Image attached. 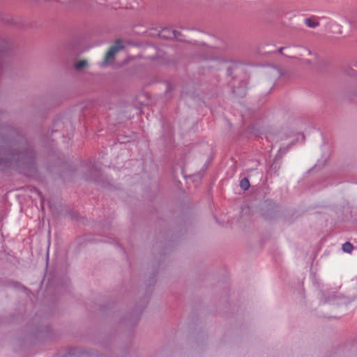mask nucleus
Here are the masks:
<instances>
[{"instance_id":"nucleus-1","label":"nucleus","mask_w":357,"mask_h":357,"mask_svg":"<svg viewBox=\"0 0 357 357\" xmlns=\"http://www.w3.org/2000/svg\"><path fill=\"white\" fill-rule=\"evenodd\" d=\"M123 46L122 45V42L121 40H116L115 45L110 47L109 50L107 52V53L105 55V63H108L110 61L114 54L120 50L123 49Z\"/></svg>"},{"instance_id":"nucleus-2","label":"nucleus","mask_w":357,"mask_h":357,"mask_svg":"<svg viewBox=\"0 0 357 357\" xmlns=\"http://www.w3.org/2000/svg\"><path fill=\"white\" fill-rule=\"evenodd\" d=\"M11 155H12V159H10V161H7L6 162H10L11 160H13L25 162L27 158H32L33 151L32 150H26L25 151L20 152L17 154L12 153Z\"/></svg>"},{"instance_id":"nucleus-3","label":"nucleus","mask_w":357,"mask_h":357,"mask_svg":"<svg viewBox=\"0 0 357 357\" xmlns=\"http://www.w3.org/2000/svg\"><path fill=\"white\" fill-rule=\"evenodd\" d=\"M304 22L307 26L310 28H315L319 25V17L315 16L306 18Z\"/></svg>"},{"instance_id":"nucleus-4","label":"nucleus","mask_w":357,"mask_h":357,"mask_svg":"<svg viewBox=\"0 0 357 357\" xmlns=\"http://www.w3.org/2000/svg\"><path fill=\"white\" fill-rule=\"evenodd\" d=\"M354 249L353 245L349 242H346L342 245V250L344 252L351 253Z\"/></svg>"},{"instance_id":"nucleus-5","label":"nucleus","mask_w":357,"mask_h":357,"mask_svg":"<svg viewBox=\"0 0 357 357\" xmlns=\"http://www.w3.org/2000/svg\"><path fill=\"white\" fill-rule=\"evenodd\" d=\"M240 187L241 188V189H243L244 190H248L250 187L249 180L247 178H243L240 181Z\"/></svg>"},{"instance_id":"nucleus-6","label":"nucleus","mask_w":357,"mask_h":357,"mask_svg":"<svg viewBox=\"0 0 357 357\" xmlns=\"http://www.w3.org/2000/svg\"><path fill=\"white\" fill-rule=\"evenodd\" d=\"M87 66V62L85 60H81L75 63V68L76 70H79Z\"/></svg>"},{"instance_id":"nucleus-7","label":"nucleus","mask_w":357,"mask_h":357,"mask_svg":"<svg viewBox=\"0 0 357 357\" xmlns=\"http://www.w3.org/2000/svg\"><path fill=\"white\" fill-rule=\"evenodd\" d=\"M357 73L354 71L353 70H350L349 71H347V74L349 75H356Z\"/></svg>"},{"instance_id":"nucleus-8","label":"nucleus","mask_w":357,"mask_h":357,"mask_svg":"<svg viewBox=\"0 0 357 357\" xmlns=\"http://www.w3.org/2000/svg\"><path fill=\"white\" fill-rule=\"evenodd\" d=\"M6 54V51L0 47V56H4Z\"/></svg>"},{"instance_id":"nucleus-9","label":"nucleus","mask_w":357,"mask_h":357,"mask_svg":"<svg viewBox=\"0 0 357 357\" xmlns=\"http://www.w3.org/2000/svg\"><path fill=\"white\" fill-rule=\"evenodd\" d=\"M284 47H281V48L279 50V52H280V54H283V50H284Z\"/></svg>"},{"instance_id":"nucleus-10","label":"nucleus","mask_w":357,"mask_h":357,"mask_svg":"<svg viewBox=\"0 0 357 357\" xmlns=\"http://www.w3.org/2000/svg\"><path fill=\"white\" fill-rule=\"evenodd\" d=\"M176 33H177V31H174V36H175V37H177V36H176Z\"/></svg>"},{"instance_id":"nucleus-11","label":"nucleus","mask_w":357,"mask_h":357,"mask_svg":"<svg viewBox=\"0 0 357 357\" xmlns=\"http://www.w3.org/2000/svg\"><path fill=\"white\" fill-rule=\"evenodd\" d=\"M3 162V159L0 158V165Z\"/></svg>"}]
</instances>
